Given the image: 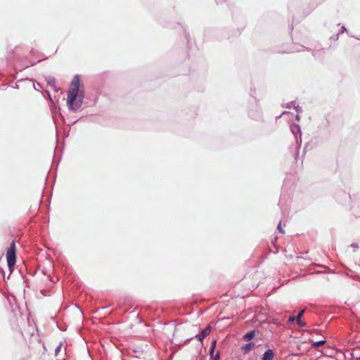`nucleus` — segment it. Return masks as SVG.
<instances>
[{"label": "nucleus", "instance_id": "f257e3e1", "mask_svg": "<svg viewBox=\"0 0 360 360\" xmlns=\"http://www.w3.org/2000/svg\"><path fill=\"white\" fill-rule=\"evenodd\" d=\"M79 88V79L78 76H75L70 85L67 98V103L70 108L72 110H77L82 105L81 101L76 100L78 95Z\"/></svg>", "mask_w": 360, "mask_h": 360}, {"label": "nucleus", "instance_id": "f03ea898", "mask_svg": "<svg viewBox=\"0 0 360 360\" xmlns=\"http://www.w3.org/2000/svg\"><path fill=\"white\" fill-rule=\"evenodd\" d=\"M6 260L8 268L12 271L16 263V246L14 240L12 241L10 247L7 249Z\"/></svg>", "mask_w": 360, "mask_h": 360}, {"label": "nucleus", "instance_id": "7ed1b4c3", "mask_svg": "<svg viewBox=\"0 0 360 360\" xmlns=\"http://www.w3.org/2000/svg\"><path fill=\"white\" fill-rule=\"evenodd\" d=\"M211 327L210 326H207L204 330H202L201 333L196 335V338L200 341L202 342V340L210 333Z\"/></svg>", "mask_w": 360, "mask_h": 360}, {"label": "nucleus", "instance_id": "20e7f679", "mask_svg": "<svg viewBox=\"0 0 360 360\" xmlns=\"http://www.w3.org/2000/svg\"><path fill=\"white\" fill-rule=\"evenodd\" d=\"M274 357V352L272 349L266 350L262 356V360H273Z\"/></svg>", "mask_w": 360, "mask_h": 360}, {"label": "nucleus", "instance_id": "39448f33", "mask_svg": "<svg viewBox=\"0 0 360 360\" xmlns=\"http://www.w3.org/2000/svg\"><path fill=\"white\" fill-rule=\"evenodd\" d=\"M304 313V309H302V311H300L298 313L297 317H295L296 318L297 323L300 327H303V326H306V323L301 320L302 319V316H303Z\"/></svg>", "mask_w": 360, "mask_h": 360}, {"label": "nucleus", "instance_id": "423d86ee", "mask_svg": "<svg viewBox=\"0 0 360 360\" xmlns=\"http://www.w3.org/2000/svg\"><path fill=\"white\" fill-rule=\"evenodd\" d=\"M255 347V345L253 342H250L244 346L242 347V350L243 351L244 354H248L250 352L252 349Z\"/></svg>", "mask_w": 360, "mask_h": 360}, {"label": "nucleus", "instance_id": "0eeeda50", "mask_svg": "<svg viewBox=\"0 0 360 360\" xmlns=\"http://www.w3.org/2000/svg\"><path fill=\"white\" fill-rule=\"evenodd\" d=\"M256 332H257L256 330H252L250 332L247 333L243 336V339L246 341H250V340H252L255 336Z\"/></svg>", "mask_w": 360, "mask_h": 360}, {"label": "nucleus", "instance_id": "6e6552de", "mask_svg": "<svg viewBox=\"0 0 360 360\" xmlns=\"http://www.w3.org/2000/svg\"><path fill=\"white\" fill-rule=\"evenodd\" d=\"M326 340H321V341H319V342H313L312 343V347H320L323 345H324L326 343Z\"/></svg>", "mask_w": 360, "mask_h": 360}, {"label": "nucleus", "instance_id": "1a4fd4ad", "mask_svg": "<svg viewBox=\"0 0 360 360\" xmlns=\"http://www.w3.org/2000/svg\"><path fill=\"white\" fill-rule=\"evenodd\" d=\"M216 344H217V341L216 340H214L212 342V345H211V348H210V354L211 356L213 355V353L214 352V348H215V346H216Z\"/></svg>", "mask_w": 360, "mask_h": 360}, {"label": "nucleus", "instance_id": "9d476101", "mask_svg": "<svg viewBox=\"0 0 360 360\" xmlns=\"http://www.w3.org/2000/svg\"><path fill=\"white\" fill-rule=\"evenodd\" d=\"M278 230L279 231L280 233H285V231L283 229V228L282 227V224L281 222H280L278 225Z\"/></svg>", "mask_w": 360, "mask_h": 360}, {"label": "nucleus", "instance_id": "9b49d317", "mask_svg": "<svg viewBox=\"0 0 360 360\" xmlns=\"http://www.w3.org/2000/svg\"><path fill=\"white\" fill-rule=\"evenodd\" d=\"M295 320H296V318L295 316H290L288 320V323L291 324Z\"/></svg>", "mask_w": 360, "mask_h": 360}, {"label": "nucleus", "instance_id": "f8f14e48", "mask_svg": "<svg viewBox=\"0 0 360 360\" xmlns=\"http://www.w3.org/2000/svg\"><path fill=\"white\" fill-rule=\"evenodd\" d=\"M219 353L217 352V354L215 355V356L213 358L212 360H219Z\"/></svg>", "mask_w": 360, "mask_h": 360}, {"label": "nucleus", "instance_id": "ddd939ff", "mask_svg": "<svg viewBox=\"0 0 360 360\" xmlns=\"http://www.w3.org/2000/svg\"><path fill=\"white\" fill-rule=\"evenodd\" d=\"M356 360H360V356H359V358H358Z\"/></svg>", "mask_w": 360, "mask_h": 360}]
</instances>
